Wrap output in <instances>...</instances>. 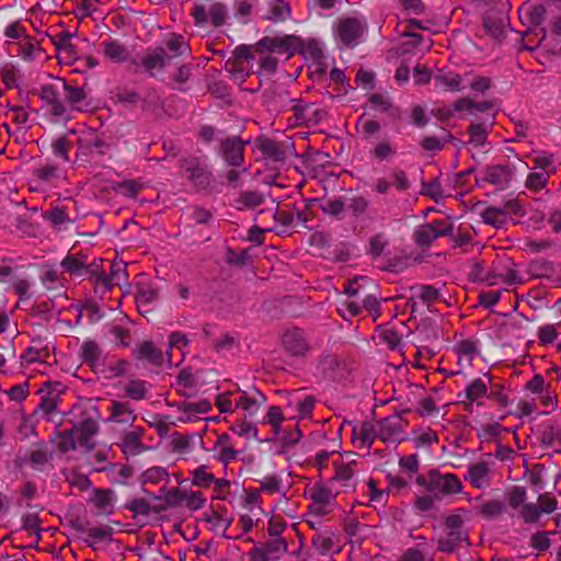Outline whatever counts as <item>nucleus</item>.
<instances>
[{"mask_svg":"<svg viewBox=\"0 0 561 561\" xmlns=\"http://www.w3.org/2000/svg\"><path fill=\"white\" fill-rule=\"evenodd\" d=\"M512 176L513 172L510 167L495 164L486 167L481 174L477 176L476 182L479 186L483 183H489L500 190H504L508 186Z\"/></svg>","mask_w":561,"mask_h":561,"instance_id":"4468645a","label":"nucleus"},{"mask_svg":"<svg viewBox=\"0 0 561 561\" xmlns=\"http://www.w3.org/2000/svg\"><path fill=\"white\" fill-rule=\"evenodd\" d=\"M486 396L490 400L495 401L501 408H505L510 403L505 387L501 383L491 385L490 392Z\"/></svg>","mask_w":561,"mask_h":561,"instance_id":"69168bd1","label":"nucleus"},{"mask_svg":"<svg viewBox=\"0 0 561 561\" xmlns=\"http://www.w3.org/2000/svg\"><path fill=\"white\" fill-rule=\"evenodd\" d=\"M340 366L341 360L334 354L324 353L319 359V368L327 377H333V374Z\"/></svg>","mask_w":561,"mask_h":561,"instance_id":"864d4df0","label":"nucleus"},{"mask_svg":"<svg viewBox=\"0 0 561 561\" xmlns=\"http://www.w3.org/2000/svg\"><path fill=\"white\" fill-rule=\"evenodd\" d=\"M73 432L78 433V440L80 445L91 449L93 444L91 443L92 437L99 432V425L95 420L88 417L73 427Z\"/></svg>","mask_w":561,"mask_h":561,"instance_id":"393cba45","label":"nucleus"},{"mask_svg":"<svg viewBox=\"0 0 561 561\" xmlns=\"http://www.w3.org/2000/svg\"><path fill=\"white\" fill-rule=\"evenodd\" d=\"M486 394L488 385L481 378H477L467 385L465 390L466 401H460V403L466 407L467 411H471L473 402H478Z\"/></svg>","mask_w":561,"mask_h":561,"instance_id":"b1692460","label":"nucleus"},{"mask_svg":"<svg viewBox=\"0 0 561 561\" xmlns=\"http://www.w3.org/2000/svg\"><path fill=\"white\" fill-rule=\"evenodd\" d=\"M165 479H168V472L162 467L149 468L141 474V480H142V483H145V484H147V483L158 484Z\"/></svg>","mask_w":561,"mask_h":561,"instance_id":"e2e57ef3","label":"nucleus"},{"mask_svg":"<svg viewBox=\"0 0 561 561\" xmlns=\"http://www.w3.org/2000/svg\"><path fill=\"white\" fill-rule=\"evenodd\" d=\"M184 491L185 490H180L179 488H173V489L167 491L164 494V504H161L160 506H158L156 512L157 513L162 512L168 506H172V507L178 506L180 503L183 502Z\"/></svg>","mask_w":561,"mask_h":561,"instance_id":"052dcab7","label":"nucleus"},{"mask_svg":"<svg viewBox=\"0 0 561 561\" xmlns=\"http://www.w3.org/2000/svg\"><path fill=\"white\" fill-rule=\"evenodd\" d=\"M213 481H215V476L207 471L206 465L199 466L192 471V485L194 486L208 488Z\"/></svg>","mask_w":561,"mask_h":561,"instance_id":"3c124183","label":"nucleus"},{"mask_svg":"<svg viewBox=\"0 0 561 561\" xmlns=\"http://www.w3.org/2000/svg\"><path fill=\"white\" fill-rule=\"evenodd\" d=\"M250 59H253L251 47L240 45L233 50L232 58L229 59L227 64H230L234 71H244L243 62Z\"/></svg>","mask_w":561,"mask_h":561,"instance_id":"c03bdc74","label":"nucleus"},{"mask_svg":"<svg viewBox=\"0 0 561 561\" xmlns=\"http://www.w3.org/2000/svg\"><path fill=\"white\" fill-rule=\"evenodd\" d=\"M108 412L107 422L122 426H131L137 419L135 410L127 401H112Z\"/></svg>","mask_w":561,"mask_h":561,"instance_id":"f3484780","label":"nucleus"},{"mask_svg":"<svg viewBox=\"0 0 561 561\" xmlns=\"http://www.w3.org/2000/svg\"><path fill=\"white\" fill-rule=\"evenodd\" d=\"M18 56L26 62H32L35 59L43 56V48L39 42L32 36L23 37V39L19 41L16 44Z\"/></svg>","mask_w":561,"mask_h":561,"instance_id":"aec40b11","label":"nucleus"},{"mask_svg":"<svg viewBox=\"0 0 561 561\" xmlns=\"http://www.w3.org/2000/svg\"><path fill=\"white\" fill-rule=\"evenodd\" d=\"M506 511V505L501 500H489L481 504L477 513L485 519H495Z\"/></svg>","mask_w":561,"mask_h":561,"instance_id":"ea45409f","label":"nucleus"},{"mask_svg":"<svg viewBox=\"0 0 561 561\" xmlns=\"http://www.w3.org/2000/svg\"><path fill=\"white\" fill-rule=\"evenodd\" d=\"M124 392L125 397L131 400H144L147 397L146 382L139 379H133L124 387Z\"/></svg>","mask_w":561,"mask_h":561,"instance_id":"8fccbe9b","label":"nucleus"},{"mask_svg":"<svg viewBox=\"0 0 561 561\" xmlns=\"http://www.w3.org/2000/svg\"><path fill=\"white\" fill-rule=\"evenodd\" d=\"M346 208L345 202L341 197L327 198L321 201L320 209L334 218L341 219Z\"/></svg>","mask_w":561,"mask_h":561,"instance_id":"49530a36","label":"nucleus"},{"mask_svg":"<svg viewBox=\"0 0 561 561\" xmlns=\"http://www.w3.org/2000/svg\"><path fill=\"white\" fill-rule=\"evenodd\" d=\"M65 387L58 381H46L39 390L43 393L37 411L48 416L57 409L59 397L64 392Z\"/></svg>","mask_w":561,"mask_h":561,"instance_id":"2eb2a0df","label":"nucleus"},{"mask_svg":"<svg viewBox=\"0 0 561 561\" xmlns=\"http://www.w3.org/2000/svg\"><path fill=\"white\" fill-rule=\"evenodd\" d=\"M289 37L285 38H272V37H264L260 39L253 48L257 53H263L264 50L268 51H279V53H287L289 49Z\"/></svg>","mask_w":561,"mask_h":561,"instance_id":"c9c22d12","label":"nucleus"},{"mask_svg":"<svg viewBox=\"0 0 561 561\" xmlns=\"http://www.w3.org/2000/svg\"><path fill=\"white\" fill-rule=\"evenodd\" d=\"M78 157L88 160L87 158L93 153L103 156L107 144L105 142L102 135L95 129L80 126L79 137L76 140Z\"/></svg>","mask_w":561,"mask_h":561,"instance_id":"39448f33","label":"nucleus"},{"mask_svg":"<svg viewBox=\"0 0 561 561\" xmlns=\"http://www.w3.org/2000/svg\"><path fill=\"white\" fill-rule=\"evenodd\" d=\"M145 430L142 427H136L129 432H127L121 443V449L126 456H136L145 450V445L142 444V436Z\"/></svg>","mask_w":561,"mask_h":561,"instance_id":"a211bd4d","label":"nucleus"},{"mask_svg":"<svg viewBox=\"0 0 561 561\" xmlns=\"http://www.w3.org/2000/svg\"><path fill=\"white\" fill-rule=\"evenodd\" d=\"M256 148L263 153L264 157L274 161H284L286 152L282 145L270 138H257L255 140Z\"/></svg>","mask_w":561,"mask_h":561,"instance_id":"a878e982","label":"nucleus"},{"mask_svg":"<svg viewBox=\"0 0 561 561\" xmlns=\"http://www.w3.org/2000/svg\"><path fill=\"white\" fill-rule=\"evenodd\" d=\"M62 89L65 92L66 102H68L71 106L76 108H80L79 104H81L87 98L84 89L71 85L67 83L66 80H62Z\"/></svg>","mask_w":561,"mask_h":561,"instance_id":"a18cd8bd","label":"nucleus"},{"mask_svg":"<svg viewBox=\"0 0 561 561\" xmlns=\"http://www.w3.org/2000/svg\"><path fill=\"white\" fill-rule=\"evenodd\" d=\"M333 465L335 468V473L328 483L333 488H335V483L337 482L342 483V486H350L355 473L354 466L356 462L352 461L350 463H343L334 461Z\"/></svg>","mask_w":561,"mask_h":561,"instance_id":"7c9ffc66","label":"nucleus"},{"mask_svg":"<svg viewBox=\"0 0 561 561\" xmlns=\"http://www.w3.org/2000/svg\"><path fill=\"white\" fill-rule=\"evenodd\" d=\"M167 51V56L169 57V62L180 56L188 55L191 53V48L188 43L184 39L183 35L171 33L164 42Z\"/></svg>","mask_w":561,"mask_h":561,"instance_id":"5701e85b","label":"nucleus"},{"mask_svg":"<svg viewBox=\"0 0 561 561\" xmlns=\"http://www.w3.org/2000/svg\"><path fill=\"white\" fill-rule=\"evenodd\" d=\"M158 290L149 284L137 285L136 304L140 312H149L150 305L158 299Z\"/></svg>","mask_w":561,"mask_h":561,"instance_id":"cd10ccee","label":"nucleus"},{"mask_svg":"<svg viewBox=\"0 0 561 561\" xmlns=\"http://www.w3.org/2000/svg\"><path fill=\"white\" fill-rule=\"evenodd\" d=\"M78 530L85 534L88 537L84 539V542L89 547H94L96 543H100L105 540H110L113 534V528L111 526H100V527H90L85 528L83 526H78Z\"/></svg>","mask_w":561,"mask_h":561,"instance_id":"c85d7f7f","label":"nucleus"},{"mask_svg":"<svg viewBox=\"0 0 561 561\" xmlns=\"http://www.w3.org/2000/svg\"><path fill=\"white\" fill-rule=\"evenodd\" d=\"M129 368V363L126 359H118L114 364L108 365L107 367L100 369L105 374L106 378H118L126 375Z\"/></svg>","mask_w":561,"mask_h":561,"instance_id":"680f3d73","label":"nucleus"},{"mask_svg":"<svg viewBox=\"0 0 561 561\" xmlns=\"http://www.w3.org/2000/svg\"><path fill=\"white\" fill-rule=\"evenodd\" d=\"M310 500L312 501L309 506L311 514L316 516H325L332 513L336 507V496L339 490L333 488L331 484H314L310 491Z\"/></svg>","mask_w":561,"mask_h":561,"instance_id":"20e7f679","label":"nucleus"},{"mask_svg":"<svg viewBox=\"0 0 561 561\" xmlns=\"http://www.w3.org/2000/svg\"><path fill=\"white\" fill-rule=\"evenodd\" d=\"M289 15L290 7L285 0H273L264 19L277 23L286 21Z\"/></svg>","mask_w":561,"mask_h":561,"instance_id":"4c0bfd02","label":"nucleus"},{"mask_svg":"<svg viewBox=\"0 0 561 561\" xmlns=\"http://www.w3.org/2000/svg\"><path fill=\"white\" fill-rule=\"evenodd\" d=\"M215 448L218 449L217 460L226 466L236 460L238 456V451L231 446L230 437L227 434L218 437Z\"/></svg>","mask_w":561,"mask_h":561,"instance_id":"72a5a7b5","label":"nucleus"},{"mask_svg":"<svg viewBox=\"0 0 561 561\" xmlns=\"http://www.w3.org/2000/svg\"><path fill=\"white\" fill-rule=\"evenodd\" d=\"M168 64L169 57L167 56L165 48L163 46H156L146 49L138 65L142 67L146 73L153 77L156 71H162Z\"/></svg>","mask_w":561,"mask_h":561,"instance_id":"dca6fc26","label":"nucleus"},{"mask_svg":"<svg viewBox=\"0 0 561 561\" xmlns=\"http://www.w3.org/2000/svg\"><path fill=\"white\" fill-rule=\"evenodd\" d=\"M357 432L359 433V448H371L375 439L378 437V430L369 421L357 422Z\"/></svg>","mask_w":561,"mask_h":561,"instance_id":"e433bc0d","label":"nucleus"},{"mask_svg":"<svg viewBox=\"0 0 561 561\" xmlns=\"http://www.w3.org/2000/svg\"><path fill=\"white\" fill-rule=\"evenodd\" d=\"M489 466L484 461L476 462L469 467L468 480L477 489L489 485Z\"/></svg>","mask_w":561,"mask_h":561,"instance_id":"c756f323","label":"nucleus"},{"mask_svg":"<svg viewBox=\"0 0 561 561\" xmlns=\"http://www.w3.org/2000/svg\"><path fill=\"white\" fill-rule=\"evenodd\" d=\"M396 153V148L388 140H382L378 142L370 151L373 158L377 159L378 161L388 160L392 158Z\"/></svg>","mask_w":561,"mask_h":561,"instance_id":"6e6d98bb","label":"nucleus"},{"mask_svg":"<svg viewBox=\"0 0 561 561\" xmlns=\"http://www.w3.org/2000/svg\"><path fill=\"white\" fill-rule=\"evenodd\" d=\"M72 147L71 139L67 136H61L55 139L51 144L53 152L55 156L60 157L64 161H69V151Z\"/></svg>","mask_w":561,"mask_h":561,"instance_id":"13d9d810","label":"nucleus"},{"mask_svg":"<svg viewBox=\"0 0 561 561\" xmlns=\"http://www.w3.org/2000/svg\"><path fill=\"white\" fill-rule=\"evenodd\" d=\"M558 508V500L546 492L538 496L537 503H527L522 506L519 517L525 524H536L542 514H551Z\"/></svg>","mask_w":561,"mask_h":561,"instance_id":"0eeeda50","label":"nucleus"},{"mask_svg":"<svg viewBox=\"0 0 561 561\" xmlns=\"http://www.w3.org/2000/svg\"><path fill=\"white\" fill-rule=\"evenodd\" d=\"M267 550V553L272 557L273 560H277L287 552V542L282 537H273L270 541L263 545Z\"/></svg>","mask_w":561,"mask_h":561,"instance_id":"5fc2aeb1","label":"nucleus"},{"mask_svg":"<svg viewBox=\"0 0 561 561\" xmlns=\"http://www.w3.org/2000/svg\"><path fill=\"white\" fill-rule=\"evenodd\" d=\"M134 354L137 359L146 360L157 367L161 366L163 363L162 351L159 350L151 341H145L139 344L134 351Z\"/></svg>","mask_w":561,"mask_h":561,"instance_id":"412c9836","label":"nucleus"},{"mask_svg":"<svg viewBox=\"0 0 561 561\" xmlns=\"http://www.w3.org/2000/svg\"><path fill=\"white\" fill-rule=\"evenodd\" d=\"M415 482L432 493L438 501L445 496L457 494L461 491L462 484L454 473H440L431 470L426 476L419 474Z\"/></svg>","mask_w":561,"mask_h":561,"instance_id":"f257e3e1","label":"nucleus"},{"mask_svg":"<svg viewBox=\"0 0 561 561\" xmlns=\"http://www.w3.org/2000/svg\"><path fill=\"white\" fill-rule=\"evenodd\" d=\"M469 519V512L458 508L444 519L446 536L438 539V550L453 553L462 541H468V534L462 530L466 520Z\"/></svg>","mask_w":561,"mask_h":561,"instance_id":"f03ea898","label":"nucleus"},{"mask_svg":"<svg viewBox=\"0 0 561 561\" xmlns=\"http://www.w3.org/2000/svg\"><path fill=\"white\" fill-rule=\"evenodd\" d=\"M542 443L547 447L553 448L556 451L561 453V428L549 427L542 433Z\"/></svg>","mask_w":561,"mask_h":561,"instance_id":"4d7b16f0","label":"nucleus"},{"mask_svg":"<svg viewBox=\"0 0 561 561\" xmlns=\"http://www.w3.org/2000/svg\"><path fill=\"white\" fill-rule=\"evenodd\" d=\"M451 230L453 224L448 220H434L414 231V241L420 247H430L437 238L450 236Z\"/></svg>","mask_w":561,"mask_h":561,"instance_id":"1a4fd4ad","label":"nucleus"},{"mask_svg":"<svg viewBox=\"0 0 561 561\" xmlns=\"http://www.w3.org/2000/svg\"><path fill=\"white\" fill-rule=\"evenodd\" d=\"M265 396L256 389L253 390L252 394L241 391V396L236 403V408H240L252 415L257 412L259 408L265 402Z\"/></svg>","mask_w":561,"mask_h":561,"instance_id":"bb28decb","label":"nucleus"},{"mask_svg":"<svg viewBox=\"0 0 561 561\" xmlns=\"http://www.w3.org/2000/svg\"><path fill=\"white\" fill-rule=\"evenodd\" d=\"M144 185L137 180L123 181L115 187L116 192L127 197H136Z\"/></svg>","mask_w":561,"mask_h":561,"instance_id":"0e129e2a","label":"nucleus"},{"mask_svg":"<svg viewBox=\"0 0 561 561\" xmlns=\"http://www.w3.org/2000/svg\"><path fill=\"white\" fill-rule=\"evenodd\" d=\"M104 56L114 62H124L128 59L129 53L126 46L117 39L103 43Z\"/></svg>","mask_w":561,"mask_h":561,"instance_id":"473e14b6","label":"nucleus"},{"mask_svg":"<svg viewBox=\"0 0 561 561\" xmlns=\"http://www.w3.org/2000/svg\"><path fill=\"white\" fill-rule=\"evenodd\" d=\"M183 502H185L187 508L192 511H197L204 506L206 500L203 496V494L198 491L185 490Z\"/></svg>","mask_w":561,"mask_h":561,"instance_id":"774afa93","label":"nucleus"},{"mask_svg":"<svg viewBox=\"0 0 561 561\" xmlns=\"http://www.w3.org/2000/svg\"><path fill=\"white\" fill-rule=\"evenodd\" d=\"M264 195L257 191H242L234 199L233 206L238 210L253 209L264 203Z\"/></svg>","mask_w":561,"mask_h":561,"instance_id":"2f4dec72","label":"nucleus"},{"mask_svg":"<svg viewBox=\"0 0 561 561\" xmlns=\"http://www.w3.org/2000/svg\"><path fill=\"white\" fill-rule=\"evenodd\" d=\"M295 102L290 108L293 116L288 118L291 126H314L327 117V112L312 103Z\"/></svg>","mask_w":561,"mask_h":561,"instance_id":"423d86ee","label":"nucleus"},{"mask_svg":"<svg viewBox=\"0 0 561 561\" xmlns=\"http://www.w3.org/2000/svg\"><path fill=\"white\" fill-rule=\"evenodd\" d=\"M191 15L196 26H205L209 21L214 27H220L226 23L228 18V8L221 2L213 3L208 10L202 4H195Z\"/></svg>","mask_w":561,"mask_h":561,"instance_id":"6e6552de","label":"nucleus"},{"mask_svg":"<svg viewBox=\"0 0 561 561\" xmlns=\"http://www.w3.org/2000/svg\"><path fill=\"white\" fill-rule=\"evenodd\" d=\"M408 421L401 414H393L378 422V437L382 442H402L405 438Z\"/></svg>","mask_w":561,"mask_h":561,"instance_id":"9b49d317","label":"nucleus"},{"mask_svg":"<svg viewBox=\"0 0 561 561\" xmlns=\"http://www.w3.org/2000/svg\"><path fill=\"white\" fill-rule=\"evenodd\" d=\"M108 334L114 337L116 346L128 347L131 343L130 330L119 323H111L108 325Z\"/></svg>","mask_w":561,"mask_h":561,"instance_id":"37998d69","label":"nucleus"},{"mask_svg":"<svg viewBox=\"0 0 561 561\" xmlns=\"http://www.w3.org/2000/svg\"><path fill=\"white\" fill-rule=\"evenodd\" d=\"M127 265L124 262H115L111 266L110 276L106 275V282L103 284L104 291H108L114 286H121L127 282Z\"/></svg>","mask_w":561,"mask_h":561,"instance_id":"f704fd0d","label":"nucleus"},{"mask_svg":"<svg viewBox=\"0 0 561 561\" xmlns=\"http://www.w3.org/2000/svg\"><path fill=\"white\" fill-rule=\"evenodd\" d=\"M282 344L285 352L293 357H305L311 351L305 332L298 328L285 331L282 337Z\"/></svg>","mask_w":561,"mask_h":561,"instance_id":"f8f14e48","label":"nucleus"},{"mask_svg":"<svg viewBox=\"0 0 561 561\" xmlns=\"http://www.w3.org/2000/svg\"><path fill=\"white\" fill-rule=\"evenodd\" d=\"M182 413L185 415L186 421H192L193 417L198 414H206L211 410V404L207 400H201L198 402H184L180 408Z\"/></svg>","mask_w":561,"mask_h":561,"instance_id":"a19ab883","label":"nucleus"},{"mask_svg":"<svg viewBox=\"0 0 561 561\" xmlns=\"http://www.w3.org/2000/svg\"><path fill=\"white\" fill-rule=\"evenodd\" d=\"M101 346L92 340L84 341L80 347V357L83 364L91 367L93 370H100L103 364L101 363L102 357Z\"/></svg>","mask_w":561,"mask_h":561,"instance_id":"6ab92c4d","label":"nucleus"},{"mask_svg":"<svg viewBox=\"0 0 561 561\" xmlns=\"http://www.w3.org/2000/svg\"><path fill=\"white\" fill-rule=\"evenodd\" d=\"M484 224L496 229L502 228L506 224V217L500 207H488L481 213Z\"/></svg>","mask_w":561,"mask_h":561,"instance_id":"de8ad7c7","label":"nucleus"},{"mask_svg":"<svg viewBox=\"0 0 561 561\" xmlns=\"http://www.w3.org/2000/svg\"><path fill=\"white\" fill-rule=\"evenodd\" d=\"M531 274L537 278L551 277L554 274V266L547 260H536L529 265Z\"/></svg>","mask_w":561,"mask_h":561,"instance_id":"603ef678","label":"nucleus"},{"mask_svg":"<svg viewBox=\"0 0 561 561\" xmlns=\"http://www.w3.org/2000/svg\"><path fill=\"white\" fill-rule=\"evenodd\" d=\"M435 82L438 87L450 92H459L463 89L462 78L455 72H442L435 77Z\"/></svg>","mask_w":561,"mask_h":561,"instance_id":"58836bf2","label":"nucleus"},{"mask_svg":"<svg viewBox=\"0 0 561 561\" xmlns=\"http://www.w3.org/2000/svg\"><path fill=\"white\" fill-rule=\"evenodd\" d=\"M88 259V254L82 251L77 253H69L61 261L60 265L65 272L69 273L70 275L83 277Z\"/></svg>","mask_w":561,"mask_h":561,"instance_id":"4be33fe9","label":"nucleus"},{"mask_svg":"<svg viewBox=\"0 0 561 561\" xmlns=\"http://www.w3.org/2000/svg\"><path fill=\"white\" fill-rule=\"evenodd\" d=\"M365 28V24L359 19L344 18L337 23L336 34L345 46L353 47L358 44Z\"/></svg>","mask_w":561,"mask_h":561,"instance_id":"ddd939ff","label":"nucleus"},{"mask_svg":"<svg viewBox=\"0 0 561 561\" xmlns=\"http://www.w3.org/2000/svg\"><path fill=\"white\" fill-rule=\"evenodd\" d=\"M468 133L469 142L476 147H482L486 141L489 128L486 123H474L469 126Z\"/></svg>","mask_w":561,"mask_h":561,"instance_id":"09e8293b","label":"nucleus"},{"mask_svg":"<svg viewBox=\"0 0 561 561\" xmlns=\"http://www.w3.org/2000/svg\"><path fill=\"white\" fill-rule=\"evenodd\" d=\"M422 194L430 196L433 198L436 203L444 198V192L440 185V182L438 179H434L431 182H423L422 183Z\"/></svg>","mask_w":561,"mask_h":561,"instance_id":"338daca9","label":"nucleus"},{"mask_svg":"<svg viewBox=\"0 0 561 561\" xmlns=\"http://www.w3.org/2000/svg\"><path fill=\"white\" fill-rule=\"evenodd\" d=\"M83 277L93 278L98 287H103V284L106 282V274L103 270V260H93L90 263L87 261Z\"/></svg>","mask_w":561,"mask_h":561,"instance_id":"79ce46f5","label":"nucleus"},{"mask_svg":"<svg viewBox=\"0 0 561 561\" xmlns=\"http://www.w3.org/2000/svg\"><path fill=\"white\" fill-rule=\"evenodd\" d=\"M183 176L198 191H205L213 183V172L205 157L188 156L180 160Z\"/></svg>","mask_w":561,"mask_h":561,"instance_id":"7ed1b4c3","label":"nucleus"},{"mask_svg":"<svg viewBox=\"0 0 561 561\" xmlns=\"http://www.w3.org/2000/svg\"><path fill=\"white\" fill-rule=\"evenodd\" d=\"M243 141L238 136H230L221 139L218 145V154L230 167H241L244 163V147Z\"/></svg>","mask_w":561,"mask_h":561,"instance_id":"9d476101","label":"nucleus"},{"mask_svg":"<svg viewBox=\"0 0 561 561\" xmlns=\"http://www.w3.org/2000/svg\"><path fill=\"white\" fill-rule=\"evenodd\" d=\"M49 458L50 456L43 444H38V446L30 453V463L35 469H41L48 462Z\"/></svg>","mask_w":561,"mask_h":561,"instance_id":"bf43d9fd","label":"nucleus"}]
</instances>
